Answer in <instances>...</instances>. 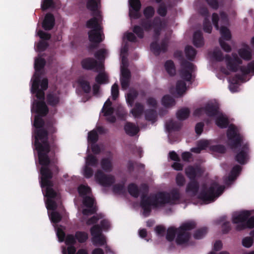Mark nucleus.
<instances>
[{
    "label": "nucleus",
    "mask_w": 254,
    "mask_h": 254,
    "mask_svg": "<svg viewBox=\"0 0 254 254\" xmlns=\"http://www.w3.org/2000/svg\"><path fill=\"white\" fill-rule=\"evenodd\" d=\"M31 112H35L41 116H45L49 112V109L44 101L34 100L31 108Z\"/></svg>",
    "instance_id": "14"
},
{
    "label": "nucleus",
    "mask_w": 254,
    "mask_h": 254,
    "mask_svg": "<svg viewBox=\"0 0 254 254\" xmlns=\"http://www.w3.org/2000/svg\"><path fill=\"white\" fill-rule=\"evenodd\" d=\"M165 68L167 73L171 76L176 73V68L174 62L172 60H168L165 63Z\"/></svg>",
    "instance_id": "37"
},
{
    "label": "nucleus",
    "mask_w": 254,
    "mask_h": 254,
    "mask_svg": "<svg viewBox=\"0 0 254 254\" xmlns=\"http://www.w3.org/2000/svg\"><path fill=\"white\" fill-rule=\"evenodd\" d=\"M150 30H154L153 38L154 41L150 44V50L156 56L160 55L161 52L165 53L167 51L168 41L164 38L161 41L160 45L158 43L161 31L162 29V21L161 19L156 16L153 19V23L151 24Z\"/></svg>",
    "instance_id": "4"
},
{
    "label": "nucleus",
    "mask_w": 254,
    "mask_h": 254,
    "mask_svg": "<svg viewBox=\"0 0 254 254\" xmlns=\"http://www.w3.org/2000/svg\"><path fill=\"white\" fill-rule=\"evenodd\" d=\"M193 44L197 48L203 46L204 39L201 31L197 30L194 33L193 35Z\"/></svg>",
    "instance_id": "23"
},
{
    "label": "nucleus",
    "mask_w": 254,
    "mask_h": 254,
    "mask_svg": "<svg viewBox=\"0 0 254 254\" xmlns=\"http://www.w3.org/2000/svg\"><path fill=\"white\" fill-rule=\"evenodd\" d=\"M127 190L131 196L137 198L140 194V190L138 186L134 183H130L128 185Z\"/></svg>",
    "instance_id": "33"
},
{
    "label": "nucleus",
    "mask_w": 254,
    "mask_h": 254,
    "mask_svg": "<svg viewBox=\"0 0 254 254\" xmlns=\"http://www.w3.org/2000/svg\"><path fill=\"white\" fill-rule=\"evenodd\" d=\"M50 218L53 223L56 224L61 221L62 217L59 212L54 211L51 213Z\"/></svg>",
    "instance_id": "59"
},
{
    "label": "nucleus",
    "mask_w": 254,
    "mask_h": 254,
    "mask_svg": "<svg viewBox=\"0 0 254 254\" xmlns=\"http://www.w3.org/2000/svg\"><path fill=\"white\" fill-rule=\"evenodd\" d=\"M47 103L52 106H56L60 102L59 96L54 93H50L47 96Z\"/></svg>",
    "instance_id": "36"
},
{
    "label": "nucleus",
    "mask_w": 254,
    "mask_h": 254,
    "mask_svg": "<svg viewBox=\"0 0 254 254\" xmlns=\"http://www.w3.org/2000/svg\"><path fill=\"white\" fill-rule=\"evenodd\" d=\"M238 53L240 57L245 61H249L252 59V53L248 45H246L245 47L239 49Z\"/></svg>",
    "instance_id": "20"
},
{
    "label": "nucleus",
    "mask_w": 254,
    "mask_h": 254,
    "mask_svg": "<svg viewBox=\"0 0 254 254\" xmlns=\"http://www.w3.org/2000/svg\"><path fill=\"white\" fill-rule=\"evenodd\" d=\"M126 183V180H124L121 184H117L113 186V190L115 193H123L125 192V185Z\"/></svg>",
    "instance_id": "49"
},
{
    "label": "nucleus",
    "mask_w": 254,
    "mask_h": 254,
    "mask_svg": "<svg viewBox=\"0 0 254 254\" xmlns=\"http://www.w3.org/2000/svg\"><path fill=\"white\" fill-rule=\"evenodd\" d=\"M204 112L210 117L216 116L219 114V107L212 103H207L203 107Z\"/></svg>",
    "instance_id": "18"
},
{
    "label": "nucleus",
    "mask_w": 254,
    "mask_h": 254,
    "mask_svg": "<svg viewBox=\"0 0 254 254\" xmlns=\"http://www.w3.org/2000/svg\"><path fill=\"white\" fill-rule=\"evenodd\" d=\"M76 241H77L79 243L82 244L85 243L88 239V234L84 231H77L75 233Z\"/></svg>",
    "instance_id": "38"
},
{
    "label": "nucleus",
    "mask_w": 254,
    "mask_h": 254,
    "mask_svg": "<svg viewBox=\"0 0 254 254\" xmlns=\"http://www.w3.org/2000/svg\"><path fill=\"white\" fill-rule=\"evenodd\" d=\"M145 119L149 121L154 122L157 118V113L155 110L148 109L145 112Z\"/></svg>",
    "instance_id": "47"
},
{
    "label": "nucleus",
    "mask_w": 254,
    "mask_h": 254,
    "mask_svg": "<svg viewBox=\"0 0 254 254\" xmlns=\"http://www.w3.org/2000/svg\"><path fill=\"white\" fill-rule=\"evenodd\" d=\"M98 160L96 156L92 154H88L86 158V165L94 167H97Z\"/></svg>",
    "instance_id": "44"
},
{
    "label": "nucleus",
    "mask_w": 254,
    "mask_h": 254,
    "mask_svg": "<svg viewBox=\"0 0 254 254\" xmlns=\"http://www.w3.org/2000/svg\"><path fill=\"white\" fill-rule=\"evenodd\" d=\"M34 145L38 153L39 163L41 166L51 164L53 169L58 171V166L56 165L58 159L55 154L59 151V147L56 143L57 136L52 135L49 138L47 130L45 128L35 129Z\"/></svg>",
    "instance_id": "1"
},
{
    "label": "nucleus",
    "mask_w": 254,
    "mask_h": 254,
    "mask_svg": "<svg viewBox=\"0 0 254 254\" xmlns=\"http://www.w3.org/2000/svg\"><path fill=\"white\" fill-rule=\"evenodd\" d=\"M182 125L181 123L171 120L166 122V128L168 132L178 131L181 129Z\"/></svg>",
    "instance_id": "26"
},
{
    "label": "nucleus",
    "mask_w": 254,
    "mask_h": 254,
    "mask_svg": "<svg viewBox=\"0 0 254 254\" xmlns=\"http://www.w3.org/2000/svg\"><path fill=\"white\" fill-rule=\"evenodd\" d=\"M95 81L98 84H103L109 82L108 76L104 72H100L95 77Z\"/></svg>",
    "instance_id": "42"
},
{
    "label": "nucleus",
    "mask_w": 254,
    "mask_h": 254,
    "mask_svg": "<svg viewBox=\"0 0 254 254\" xmlns=\"http://www.w3.org/2000/svg\"><path fill=\"white\" fill-rule=\"evenodd\" d=\"M92 242L94 246H100L104 245L106 243L105 238L103 234L92 238Z\"/></svg>",
    "instance_id": "50"
},
{
    "label": "nucleus",
    "mask_w": 254,
    "mask_h": 254,
    "mask_svg": "<svg viewBox=\"0 0 254 254\" xmlns=\"http://www.w3.org/2000/svg\"><path fill=\"white\" fill-rule=\"evenodd\" d=\"M98 134L95 130H92L88 132V141L92 144L97 142L98 140Z\"/></svg>",
    "instance_id": "55"
},
{
    "label": "nucleus",
    "mask_w": 254,
    "mask_h": 254,
    "mask_svg": "<svg viewBox=\"0 0 254 254\" xmlns=\"http://www.w3.org/2000/svg\"><path fill=\"white\" fill-rule=\"evenodd\" d=\"M100 30L92 29L88 32L89 40L91 42L100 43L103 41Z\"/></svg>",
    "instance_id": "19"
},
{
    "label": "nucleus",
    "mask_w": 254,
    "mask_h": 254,
    "mask_svg": "<svg viewBox=\"0 0 254 254\" xmlns=\"http://www.w3.org/2000/svg\"><path fill=\"white\" fill-rule=\"evenodd\" d=\"M199 184L196 180H190L186 188V192L190 193L192 196H195L198 192Z\"/></svg>",
    "instance_id": "22"
},
{
    "label": "nucleus",
    "mask_w": 254,
    "mask_h": 254,
    "mask_svg": "<svg viewBox=\"0 0 254 254\" xmlns=\"http://www.w3.org/2000/svg\"><path fill=\"white\" fill-rule=\"evenodd\" d=\"M215 123L220 128H225L228 127L229 121L227 117L221 115L216 119Z\"/></svg>",
    "instance_id": "27"
},
{
    "label": "nucleus",
    "mask_w": 254,
    "mask_h": 254,
    "mask_svg": "<svg viewBox=\"0 0 254 254\" xmlns=\"http://www.w3.org/2000/svg\"><path fill=\"white\" fill-rule=\"evenodd\" d=\"M149 191V187L146 184H141L140 185V192L142 193L141 196V201L142 200L143 196H144V199L149 197V196L147 195V193Z\"/></svg>",
    "instance_id": "61"
},
{
    "label": "nucleus",
    "mask_w": 254,
    "mask_h": 254,
    "mask_svg": "<svg viewBox=\"0 0 254 254\" xmlns=\"http://www.w3.org/2000/svg\"><path fill=\"white\" fill-rule=\"evenodd\" d=\"M233 58L230 55H226L225 57L227 67L228 69L234 72L239 70V66L243 63L242 60L235 54H232Z\"/></svg>",
    "instance_id": "11"
},
{
    "label": "nucleus",
    "mask_w": 254,
    "mask_h": 254,
    "mask_svg": "<svg viewBox=\"0 0 254 254\" xmlns=\"http://www.w3.org/2000/svg\"><path fill=\"white\" fill-rule=\"evenodd\" d=\"M101 166L102 169L106 172H110L113 169L111 160L109 158H104L101 160Z\"/></svg>",
    "instance_id": "30"
},
{
    "label": "nucleus",
    "mask_w": 254,
    "mask_h": 254,
    "mask_svg": "<svg viewBox=\"0 0 254 254\" xmlns=\"http://www.w3.org/2000/svg\"><path fill=\"white\" fill-rule=\"evenodd\" d=\"M96 181L103 187H109L115 181L113 176L105 174L101 170H98L95 175Z\"/></svg>",
    "instance_id": "12"
},
{
    "label": "nucleus",
    "mask_w": 254,
    "mask_h": 254,
    "mask_svg": "<svg viewBox=\"0 0 254 254\" xmlns=\"http://www.w3.org/2000/svg\"><path fill=\"white\" fill-rule=\"evenodd\" d=\"M129 16L131 19H137L141 17L140 0H129Z\"/></svg>",
    "instance_id": "13"
},
{
    "label": "nucleus",
    "mask_w": 254,
    "mask_h": 254,
    "mask_svg": "<svg viewBox=\"0 0 254 254\" xmlns=\"http://www.w3.org/2000/svg\"><path fill=\"white\" fill-rule=\"evenodd\" d=\"M106 50L104 49H101L98 50L94 54L95 57L99 61H104L105 58V54Z\"/></svg>",
    "instance_id": "62"
},
{
    "label": "nucleus",
    "mask_w": 254,
    "mask_h": 254,
    "mask_svg": "<svg viewBox=\"0 0 254 254\" xmlns=\"http://www.w3.org/2000/svg\"><path fill=\"white\" fill-rule=\"evenodd\" d=\"M177 233H178V229H176L174 227H169L167 230V234L166 238L169 242L174 241Z\"/></svg>",
    "instance_id": "40"
},
{
    "label": "nucleus",
    "mask_w": 254,
    "mask_h": 254,
    "mask_svg": "<svg viewBox=\"0 0 254 254\" xmlns=\"http://www.w3.org/2000/svg\"><path fill=\"white\" fill-rule=\"evenodd\" d=\"M196 223L191 221L183 223L178 228V234L176 239V242L178 245H182L187 243L189 241L190 234L187 231H190L196 227Z\"/></svg>",
    "instance_id": "8"
},
{
    "label": "nucleus",
    "mask_w": 254,
    "mask_h": 254,
    "mask_svg": "<svg viewBox=\"0 0 254 254\" xmlns=\"http://www.w3.org/2000/svg\"><path fill=\"white\" fill-rule=\"evenodd\" d=\"M180 74L182 79L186 81H190L192 73L195 71L196 66L191 63L182 59L181 62Z\"/></svg>",
    "instance_id": "9"
},
{
    "label": "nucleus",
    "mask_w": 254,
    "mask_h": 254,
    "mask_svg": "<svg viewBox=\"0 0 254 254\" xmlns=\"http://www.w3.org/2000/svg\"><path fill=\"white\" fill-rule=\"evenodd\" d=\"M77 83L84 93H90L91 86L89 81L85 80L83 77H80L77 80Z\"/></svg>",
    "instance_id": "28"
},
{
    "label": "nucleus",
    "mask_w": 254,
    "mask_h": 254,
    "mask_svg": "<svg viewBox=\"0 0 254 254\" xmlns=\"http://www.w3.org/2000/svg\"><path fill=\"white\" fill-rule=\"evenodd\" d=\"M227 136L232 149L239 147L235 156L236 161L241 165L247 163L250 153L249 144L248 142L244 143L243 136L239 133L235 125H231L229 126L227 131Z\"/></svg>",
    "instance_id": "2"
},
{
    "label": "nucleus",
    "mask_w": 254,
    "mask_h": 254,
    "mask_svg": "<svg viewBox=\"0 0 254 254\" xmlns=\"http://www.w3.org/2000/svg\"><path fill=\"white\" fill-rule=\"evenodd\" d=\"M138 96V92L133 90L127 94L126 100L129 106L132 107L133 105L135 99Z\"/></svg>",
    "instance_id": "48"
},
{
    "label": "nucleus",
    "mask_w": 254,
    "mask_h": 254,
    "mask_svg": "<svg viewBox=\"0 0 254 254\" xmlns=\"http://www.w3.org/2000/svg\"><path fill=\"white\" fill-rule=\"evenodd\" d=\"M169 196V203L175 204L177 201L180 200L181 195L178 189H173L169 193H167Z\"/></svg>",
    "instance_id": "24"
},
{
    "label": "nucleus",
    "mask_w": 254,
    "mask_h": 254,
    "mask_svg": "<svg viewBox=\"0 0 254 254\" xmlns=\"http://www.w3.org/2000/svg\"><path fill=\"white\" fill-rule=\"evenodd\" d=\"M102 228L98 224L94 225L90 230L92 238L102 235Z\"/></svg>",
    "instance_id": "54"
},
{
    "label": "nucleus",
    "mask_w": 254,
    "mask_h": 254,
    "mask_svg": "<svg viewBox=\"0 0 254 254\" xmlns=\"http://www.w3.org/2000/svg\"><path fill=\"white\" fill-rule=\"evenodd\" d=\"M45 129L47 130L48 134L49 135V138L52 135L57 132V128L55 127V122L53 120H49L47 121L45 125Z\"/></svg>",
    "instance_id": "31"
},
{
    "label": "nucleus",
    "mask_w": 254,
    "mask_h": 254,
    "mask_svg": "<svg viewBox=\"0 0 254 254\" xmlns=\"http://www.w3.org/2000/svg\"><path fill=\"white\" fill-rule=\"evenodd\" d=\"M34 79L33 81V83L32 84L31 91L32 94H34L35 91H37L39 90V85L40 83V79L39 75L36 76V73L34 75Z\"/></svg>",
    "instance_id": "57"
},
{
    "label": "nucleus",
    "mask_w": 254,
    "mask_h": 254,
    "mask_svg": "<svg viewBox=\"0 0 254 254\" xmlns=\"http://www.w3.org/2000/svg\"><path fill=\"white\" fill-rule=\"evenodd\" d=\"M251 215V212L250 211L244 210L233 217L232 222L234 224H237L236 227L237 231L254 228V216L250 218Z\"/></svg>",
    "instance_id": "6"
},
{
    "label": "nucleus",
    "mask_w": 254,
    "mask_h": 254,
    "mask_svg": "<svg viewBox=\"0 0 254 254\" xmlns=\"http://www.w3.org/2000/svg\"><path fill=\"white\" fill-rule=\"evenodd\" d=\"M42 116L40 115H36L35 116L34 121L33 123V126L35 127V129L39 128H45V123L44 120L42 118Z\"/></svg>",
    "instance_id": "43"
},
{
    "label": "nucleus",
    "mask_w": 254,
    "mask_h": 254,
    "mask_svg": "<svg viewBox=\"0 0 254 254\" xmlns=\"http://www.w3.org/2000/svg\"><path fill=\"white\" fill-rule=\"evenodd\" d=\"M144 28L140 25H135L133 27L132 31L139 39H143L144 36Z\"/></svg>",
    "instance_id": "46"
},
{
    "label": "nucleus",
    "mask_w": 254,
    "mask_h": 254,
    "mask_svg": "<svg viewBox=\"0 0 254 254\" xmlns=\"http://www.w3.org/2000/svg\"><path fill=\"white\" fill-rule=\"evenodd\" d=\"M55 24V18L54 15L51 13H47L43 21L42 26L45 30H52Z\"/></svg>",
    "instance_id": "17"
},
{
    "label": "nucleus",
    "mask_w": 254,
    "mask_h": 254,
    "mask_svg": "<svg viewBox=\"0 0 254 254\" xmlns=\"http://www.w3.org/2000/svg\"><path fill=\"white\" fill-rule=\"evenodd\" d=\"M220 32L221 39L223 40L229 41L231 39V34L229 29L224 26H222L220 28Z\"/></svg>",
    "instance_id": "41"
},
{
    "label": "nucleus",
    "mask_w": 254,
    "mask_h": 254,
    "mask_svg": "<svg viewBox=\"0 0 254 254\" xmlns=\"http://www.w3.org/2000/svg\"><path fill=\"white\" fill-rule=\"evenodd\" d=\"M53 172L58 173L55 169H53V165L51 164L47 166H42L40 169V174L41 175L40 184L41 187L46 188V196L47 199H53L56 197L57 193L53 189L54 184L51 181L53 177Z\"/></svg>",
    "instance_id": "5"
},
{
    "label": "nucleus",
    "mask_w": 254,
    "mask_h": 254,
    "mask_svg": "<svg viewBox=\"0 0 254 254\" xmlns=\"http://www.w3.org/2000/svg\"><path fill=\"white\" fill-rule=\"evenodd\" d=\"M162 104L165 107L170 108L175 105L176 101L170 95H166L162 99Z\"/></svg>",
    "instance_id": "32"
},
{
    "label": "nucleus",
    "mask_w": 254,
    "mask_h": 254,
    "mask_svg": "<svg viewBox=\"0 0 254 254\" xmlns=\"http://www.w3.org/2000/svg\"><path fill=\"white\" fill-rule=\"evenodd\" d=\"M77 190L80 196H85L86 194L90 193L91 190L89 187L81 184L78 187Z\"/></svg>",
    "instance_id": "53"
},
{
    "label": "nucleus",
    "mask_w": 254,
    "mask_h": 254,
    "mask_svg": "<svg viewBox=\"0 0 254 254\" xmlns=\"http://www.w3.org/2000/svg\"><path fill=\"white\" fill-rule=\"evenodd\" d=\"M46 64V61L42 58H37L35 60L34 68L36 72L40 71L43 69Z\"/></svg>",
    "instance_id": "45"
},
{
    "label": "nucleus",
    "mask_w": 254,
    "mask_h": 254,
    "mask_svg": "<svg viewBox=\"0 0 254 254\" xmlns=\"http://www.w3.org/2000/svg\"><path fill=\"white\" fill-rule=\"evenodd\" d=\"M86 26L88 28L101 30V27L99 23L97 17L94 16L86 22Z\"/></svg>",
    "instance_id": "29"
},
{
    "label": "nucleus",
    "mask_w": 254,
    "mask_h": 254,
    "mask_svg": "<svg viewBox=\"0 0 254 254\" xmlns=\"http://www.w3.org/2000/svg\"><path fill=\"white\" fill-rule=\"evenodd\" d=\"M186 90V83L184 81L178 80L176 83V90L179 95L183 94Z\"/></svg>",
    "instance_id": "52"
},
{
    "label": "nucleus",
    "mask_w": 254,
    "mask_h": 254,
    "mask_svg": "<svg viewBox=\"0 0 254 254\" xmlns=\"http://www.w3.org/2000/svg\"><path fill=\"white\" fill-rule=\"evenodd\" d=\"M65 243L68 246H74L76 243L75 235L68 234L65 238Z\"/></svg>",
    "instance_id": "63"
},
{
    "label": "nucleus",
    "mask_w": 254,
    "mask_h": 254,
    "mask_svg": "<svg viewBox=\"0 0 254 254\" xmlns=\"http://www.w3.org/2000/svg\"><path fill=\"white\" fill-rule=\"evenodd\" d=\"M97 61L92 58H86L81 62V64L83 69L92 70L96 67Z\"/></svg>",
    "instance_id": "21"
},
{
    "label": "nucleus",
    "mask_w": 254,
    "mask_h": 254,
    "mask_svg": "<svg viewBox=\"0 0 254 254\" xmlns=\"http://www.w3.org/2000/svg\"><path fill=\"white\" fill-rule=\"evenodd\" d=\"M207 233V228L206 227H202L196 230L193 234V237L195 239H202Z\"/></svg>",
    "instance_id": "51"
},
{
    "label": "nucleus",
    "mask_w": 254,
    "mask_h": 254,
    "mask_svg": "<svg viewBox=\"0 0 254 254\" xmlns=\"http://www.w3.org/2000/svg\"><path fill=\"white\" fill-rule=\"evenodd\" d=\"M144 197L143 196L142 200L140 201V206L143 210V215L145 217L150 215L152 207L157 208L169 203V196L166 192H158L150 195L146 199H144Z\"/></svg>",
    "instance_id": "3"
},
{
    "label": "nucleus",
    "mask_w": 254,
    "mask_h": 254,
    "mask_svg": "<svg viewBox=\"0 0 254 254\" xmlns=\"http://www.w3.org/2000/svg\"><path fill=\"white\" fill-rule=\"evenodd\" d=\"M94 198L90 196H85L83 197V203L87 207H94L95 206L94 205Z\"/></svg>",
    "instance_id": "60"
},
{
    "label": "nucleus",
    "mask_w": 254,
    "mask_h": 254,
    "mask_svg": "<svg viewBox=\"0 0 254 254\" xmlns=\"http://www.w3.org/2000/svg\"><path fill=\"white\" fill-rule=\"evenodd\" d=\"M155 9L152 6H147L143 11V15L145 17L139 20V24H140L146 32L150 31L151 24L153 23V19L151 18L153 17L155 14Z\"/></svg>",
    "instance_id": "10"
},
{
    "label": "nucleus",
    "mask_w": 254,
    "mask_h": 254,
    "mask_svg": "<svg viewBox=\"0 0 254 254\" xmlns=\"http://www.w3.org/2000/svg\"><path fill=\"white\" fill-rule=\"evenodd\" d=\"M203 29L206 33H210L212 26L208 17H205L203 22Z\"/></svg>",
    "instance_id": "58"
},
{
    "label": "nucleus",
    "mask_w": 254,
    "mask_h": 254,
    "mask_svg": "<svg viewBox=\"0 0 254 254\" xmlns=\"http://www.w3.org/2000/svg\"><path fill=\"white\" fill-rule=\"evenodd\" d=\"M111 94L113 100H115L118 97L119 91V86L117 83H115L112 85L111 88Z\"/></svg>",
    "instance_id": "64"
},
{
    "label": "nucleus",
    "mask_w": 254,
    "mask_h": 254,
    "mask_svg": "<svg viewBox=\"0 0 254 254\" xmlns=\"http://www.w3.org/2000/svg\"><path fill=\"white\" fill-rule=\"evenodd\" d=\"M185 173L190 180H195L197 177L202 175L203 172L200 167L189 166L185 169Z\"/></svg>",
    "instance_id": "15"
},
{
    "label": "nucleus",
    "mask_w": 254,
    "mask_h": 254,
    "mask_svg": "<svg viewBox=\"0 0 254 254\" xmlns=\"http://www.w3.org/2000/svg\"><path fill=\"white\" fill-rule=\"evenodd\" d=\"M143 111V105L140 103H136L134 107L131 109V113L135 118H138L142 115Z\"/></svg>",
    "instance_id": "35"
},
{
    "label": "nucleus",
    "mask_w": 254,
    "mask_h": 254,
    "mask_svg": "<svg viewBox=\"0 0 254 254\" xmlns=\"http://www.w3.org/2000/svg\"><path fill=\"white\" fill-rule=\"evenodd\" d=\"M100 0H86V8L92 12V15L96 16L100 15L99 9L100 8Z\"/></svg>",
    "instance_id": "16"
},
{
    "label": "nucleus",
    "mask_w": 254,
    "mask_h": 254,
    "mask_svg": "<svg viewBox=\"0 0 254 254\" xmlns=\"http://www.w3.org/2000/svg\"><path fill=\"white\" fill-rule=\"evenodd\" d=\"M190 114V110L187 108H183L178 111L176 116L178 120L184 121L189 117Z\"/></svg>",
    "instance_id": "34"
},
{
    "label": "nucleus",
    "mask_w": 254,
    "mask_h": 254,
    "mask_svg": "<svg viewBox=\"0 0 254 254\" xmlns=\"http://www.w3.org/2000/svg\"><path fill=\"white\" fill-rule=\"evenodd\" d=\"M224 186H219L216 183H213L208 189H203L199 193L198 197L205 203L213 202L224 190Z\"/></svg>",
    "instance_id": "7"
},
{
    "label": "nucleus",
    "mask_w": 254,
    "mask_h": 254,
    "mask_svg": "<svg viewBox=\"0 0 254 254\" xmlns=\"http://www.w3.org/2000/svg\"><path fill=\"white\" fill-rule=\"evenodd\" d=\"M187 58L190 60H193L196 54V50L191 46H187L185 50Z\"/></svg>",
    "instance_id": "39"
},
{
    "label": "nucleus",
    "mask_w": 254,
    "mask_h": 254,
    "mask_svg": "<svg viewBox=\"0 0 254 254\" xmlns=\"http://www.w3.org/2000/svg\"><path fill=\"white\" fill-rule=\"evenodd\" d=\"M239 69L244 74L250 73L251 70H254V63L250 62L248 64L247 67L245 66H239Z\"/></svg>",
    "instance_id": "56"
},
{
    "label": "nucleus",
    "mask_w": 254,
    "mask_h": 254,
    "mask_svg": "<svg viewBox=\"0 0 254 254\" xmlns=\"http://www.w3.org/2000/svg\"><path fill=\"white\" fill-rule=\"evenodd\" d=\"M126 133L130 136L135 135L139 131L138 128L133 123H127L124 127Z\"/></svg>",
    "instance_id": "25"
}]
</instances>
